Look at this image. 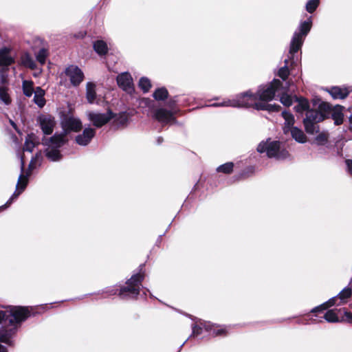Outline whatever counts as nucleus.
Returning a JSON list of instances; mask_svg holds the SVG:
<instances>
[{
  "label": "nucleus",
  "instance_id": "nucleus-1",
  "mask_svg": "<svg viewBox=\"0 0 352 352\" xmlns=\"http://www.w3.org/2000/svg\"><path fill=\"white\" fill-rule=\"evenodd\" d=\"M281 85L278 80H274L270 84L260 88L256 94L247 91L239 95L235 99L228 100L219 106L234 107H253L256 110L276 112L280 109L278 104H269L273 100L278 88Z\"/></svg>",
  "mask_w": 352,
  "mask_h": 352
},
{
  "label": "nucleus",
  "instance_id": "nucleus-2",
  "mask_svg": "<svg viewBox=\"0 0 352 352\" xmlns=\"http://www.w3.org/2000/svg\"><path fill=\"white\" fill-rule=\"evenodd\" d=\"M1 310V342L10 344V338L14 333L17 324L25 320L30 315V311L25 307H2Z\"/></svg>",
  "mask_w": 352,
  "mask_h": 352
},
{
  "label": "nucleus",
  "instance_id": "nucleus-3",
  "mask_svg": "<svg viewBox=\"0 0 352 352\" xmlns=\"http://www.w3.org/2000/svg\"><path fill=\"white\" fill-rule=\"evenodd\" d=\"M257 151L261 153L265 152L268 157H276L278 160L285 159L289 155L286 150H280L279 142L270 140L261 142L257 147Z\"/></svg>",
  "mask_w": 352,
  "mask_h": 352
},
{
  "label": "nucleus",
  "instance_id": "nucleus-4",
  "mask_svg": "<svg viewBox=\"0 0 352 352\" xmlns=\"http://www.w3.org/2000/svg\"><path fill=\"white\" fill-rule=\"evenodd\" d=\"M311 27V20L309 19L307 21L300 23L299 26L298 32H296L292 37L289 54L293 55L297 51H298L303 43V41L306 35L309 32Z\"/></svg>",
  "mask_w": 352,
  "mask_h": 352
},
{
  "label": "nucleus",
  "instance_id": "nucleus-5",
  "mask_svg": "<svg viewBox=\"0 0 352 352\" xmlns=\"http://www.w3.org/2000/svg\"><path fill=\"white\" fill-rule=\"evenodd\" d=\"M65 142L63 135L55 134L49 140L47 143L46 156L51 161H58L60 160L61 155L58 149Z\"/></svg>",
  "mask_w": 352,
  "mask_h": 352
},
{
  "label": "nucleus",
  "instance_id": "nucleus-6",
  "mask_svg": "<svg viewBox=\"0 0 352 352\" xmlns=\"http://www.w3.org/2000/svg\"><path fill=\"white\" fill-rule=\"evenodd\" d=\"M324 115L319 111L309 110L307 112L306 118L303 120L305 128L308 133L314 134L318 131L316 124L324 119Z\"/></svg>",
  "mask_w": 352,
  "mask_h": 352
},
{
  "label": "nucleus",
  "instance_id": "nucleus-7",
  "mask_svg": "<svg viewBox=\"0 0 352 352\" xmlns=\"http://www.w3.org/2000/svg\"><path fill=\"white\" fill-rule=\"evenodd\" d=\"M87 116L89 120L96 127L102 126L113 118V113L109 110L105 113L89 111Z\"/></svg>",
  "mask_w": 352,
  "mask_h": 352
},
{
  "label": "nucleus",
  "instance_id": "nucleus-8",
  "mask_svg": "<svg viewBox=\"0 0 352 352\" xmlns=\"http://www.w3.org/2000/svg\"><path fill=\"white\" fill-rule=\"evenodd\" d=\"M60 124L63 130V133H61V135H63L64 137L71 131L78 132L80 131L82 127L80 120L73 116H65L61 119Z\"/></svg>",
  "mask_w": 352,
  "mask_h": 352
},
{
  "label": "nucleus",
  "instance_id": "nucleus-9",
  "mask_svg": "<svg viewBox=\"0 0 352 352\" xmlns=\"http://www.w3.org/2000/svg\"><path fill=\"white\" fill-rule=\"evenodd\" d=\"M37 122L42 131L45 135L52 133L56 126L54 118L49 114H41L37 118Z\"/></svg>",
  "mask_w": 352,
  "mask_h": 352
},
{
  "label": "nucleus",
  "instance_id": "nucleus-10",
  "mask_svg": "<svg viewBox=\"0 0 352 352\" xmlns=\"http://www.w3.org/2000/svg\"><path fill=\"white\" fill-rule=\"evenodd\" d=\"M16 52L11 44H3L1 46V67L14 63Z\"/></svg>",
  "mask_w": 352,
  "mask_h": 352
},
{
  "label": "nucleus",
  "instance_id": "nucleus-11",
  "mask_svg": "<svg viewBox=\"0 0 352 352\" xmlns=\"http://www.w3.org/2000/svg\"><path fill=\"white\" fill-rule=\"evenodd\" d=\"M143 279L140 274L133 276L126 283L127 286L120 291V295H124V292H129L132 294H138L140 290V284Z\"/></svg>",
  "mask_w": 352,
  "mask_h": 352
},
{
  "label": "nucleus",
  "instance_id": "nucleus-12",
  "mask_svg": "<svg viewBox=\"0 0 352 352\" xmlns=\"http://www.w3.org/2000/svg\"><path fill=\"white\" fill-rule=\"evenodd\" d=\"M65 73L74 86H78L84 79L83 72L77 66H69Z\"/></svg>",
  "mask_w": 352,
  "mask_h": 352
},
{
  "label": "nucleus",
  "instance_id": "nucleus-13",
  "mask_svg": "<svg viewBox=\"0 0 352 352\" xmlns=\"http://www.w3.org/2000/svg\"><path fill=\"white\" fill-rule=\"evenodd\" d=\"M118 86L124 91L132 94L134 91L133 79L129 73H122L117 77Z\"/></svg>",
  "mask_w": 352,
  "mask_h": 352
},
{
  "label": "nucleus",
  "instance_id": "nucleus-14",
  "mask_svg": "<svg viewBox=\"0 0 352 352\" xmlns=\"http://www.w3.org/2000/svg\"><path fill=\"white\" fill-rule=\"evenodd\" d=\"M28 182V175H24L23 173L20 175L18 179V182L16 184V189L12 197L10 198L9 201L5 204V206H1V209L3 208H6L9 206V205L12 203V201L16 199V197L25 190Z\"/></svg>",
  "mask_w": 352,
  "mask_h": 352
},
{
  "label": "nucleus",
  "instance_id": "nucleus-15",
  "mask_svg": "<svg viewBox=\"0 0 352 352\" xmlns=\"http://www.w3.org/2000/svg\"><path fill=\"white\" fill-rule=\"evenodd\" d=\"M95 135V131L91 128H86L82 134L76 136V142L81 146L87 145Z\"/></svg>",
  "mask_w": 352,
  "mask_h": 352
},
{
  "label": "nucleus",
  "instance_id": "nucleus-16",
  "mask_svg": "<svg viewBox=\"0 0 352 352\" xmlns=\"http://www.w3.org/2000/svg\"><path fill=\"white\" fill-rule=\"evenodd\" d=\"M155 118L158 121L166 124L170 123L174 120L172 113L164 109H158L156 111Z\"/></svg>",
  "mask_w": 352,
  "mask_h": 352
},
{
  "label": "nucleus",
  "instance_id": "nucleus-17",
  "mask_svg": "<svg viewBox=\"0 0 352 352\" xmlns=\"http://www.w3.org/2000/svg\"><path fill=\"white\" fill-rule=\"evenodd\" d=\"M282 116L285 120L283 131L285 133H287L292 127H294L293 125L295 122L294 116L287 111H283Z\"/></svg>",
  "mask_w": 352,
  "mask_h": 352
},
{
  "label": "nucleus",
  "instance_id": "nucleus-18",
  "mask_svg": "<svg viewBox=\"0 0 352 352\" xmlns=\"http://www.w3.org/2000/svg\"><path fill=\"white\" fill-rule=\"evenodd\" d=\"M329 94L335 99H343L349 95V91L346 88L334 87L329 90Z\"/></svg>",
  "mask_w": 352,
  "mask_h": 352
},
{
  "label": "nucleus",
  "instance_id": "nucleus-19",
  "mask_svg": "<svg viewBox=\"0 0 352 352\" xmlns=\"http://www.w3.org/2000/svg\"><path fill=\"white\" fill-rule=\"evenodd\" d=\"M289 132H290L292 137L299 143H305L307 140L304 132L298 127H292Z\"/></svg>",
  "mask_w": 352,
  "mask_h": 352
},
{
  "label": "nucleus",
  "instance_id": "nucleus-20",
  "mask_svg": "<svg viewBox=\"0 0 352 352\" xmlns=\"http://www.w3.org/2000/svg\"><path fill=\"white\" fill-rule=\"evenodd\" d=\"M96 85L93 82H87L86 85V98L89 103H94L96 100Z\"/></svg>",
  "mask_w": 352,
  "mask_h": 352
},
{
  "label": "nucleus",
  "instance_id": "nucleus-21",
  "mask_svg": "<svg viewBox=\"0 0 352 352\" xmlns=\"http://www.w3.org/2000/svg\"><path fill=\"white\" fill-rule=\"evenodd\" d=\"M343 107L340 105L334 107L332 109L331 117L336 125H339L343 122Z\"/></svg>",
  "mask_w": 352,
  "mask_h": 352
},
{
  "label": "nucleus",
  "instance_id": "nucleus-22",
  "mask_svg": "<svg viewBox=\"0 0 352 352\" xmlns=\"http://www.w3.org/2000/svg\"><path fill=\"white\" fill-rule=\"evenodd\" d=\"M44 95L45 91L41 88L36 87L34 91V101L40 108L45 104Z\"/></svg>",
  "mask_w": 352,
  "mask_h": 352
},
{
  "label": "nucleus",
  "instance_id": "nucleus-23",
  "mask_svg": "<svg viewBox=\"0 0 352 352\" xmlns=\"http://www.w3.org/2000/svg\"><path fill=\"white\" fill-rule=\"evenodd\" d=\"M21 63L22 65L30 69H34L36 67V64L33 58L28 53H24L21 56Z\"/></svg>",
  "mask_w": 352,
  "mask_h": 352
},
{
  "label": "nucleus",
  "instance_id": "nucleus-24",
  "mask_svg": "<svg viewBox=\"0 0 352 352\" xmlns=\"http://www.w3.org/2000/svg\"><path fill=\"white\" fill-rule=\"evenodd\" d=\"M295 99L298 102L297 105L294 107L296 112L302 113L303 111L308 110L309 102L307 100L304 98H295Z\"/></svg>",
  "mask_w": 352,
  "mask_h": 352
},
{
  "label": "nucleus",
  "instance_id": "nucleus-25",
  "mask_svg": "<svg viewBox=\"0 0 352 352\" xmlns=\"http://www.w3.org/2000/svg\"><path fill=\"white\" fill-rule=\"evenodd\" d=\"M37 142L38 141L34 135H28L26 138L23 149L25 151L31 152Z\"/></svg>",
  "mask_w": 352,
  "mask_h": 352
},
{
  "label": "nucleus",
  "instance_id": "nucleus-26",
  "mask_svg": "<svg viewBox=\"0 0 352 352\" xmlns=\"http://www.w3.org/2000/svg\"><path fill=\"white\" fill-rule=\"evenodd\" d=\"M95 51L100 55L105 54L107 52V45L103 41H97L94 44Z\"/></svg>",
  "mask_w": 352,
  "mask_h": 352
},
{
  "label": "nucleus",
  "instance_id": "nucleus-27",
  "mask_svg": "<svg viewBox=\"0 0 352 352\" xmlns=\"http://www.w3.org/2000/svg\"><path fill=\"white\" fill-rule=\"evenodd\" d=\"M337 299H338L337 296L331 298V299H329L326 302H324V303L322 304L321 305L314 308L312 310V312H316V311H319L324 310V309H327V308H329L330 307L333 306L334 305H336V302Z\"/></svg>",
  "mask_w": 352,
  "mask_h": 352
},
{
  "label": "nucleus",
  "instance_id": "nucleus-28",
  "mask_svg": "<svg viewBox=\"0 0 352 352\" xmlns=\"http://www.w3.org/2000/svg\"><path fill=\"white\" fill-rule=\"evenodd\" d=\"M324 319L329 322H340L336 314V310L331 309L326 312L324 316Z\"/></svg>",
  "mask_w": 352,
  "mask_h": 352
},
{
  "label": "nucleus",
  "instance_id": "nucleus-29",
  "mask_svg": "<svg viewBox=\"0 0 352 352\" xmlns=\"http://www.w3.org/2000/svg\"><path fill=\"white\" fill-rule=\"evenodd\" d=\"M23 94L26 96H31L33 92H34L33 89V82L30 80H24L23 82Z\"/></svg>",
  "mask_w": 352,
  "mask_h": 352
},
{
  "label": "nucleus",
  "instance_id": "nucleus-30",
  "mask_svg": "<svg viewBox=\"0 0 352 352\" xmlns=\"http://www.w3.org/2000/svg\"><path fill=\"white\" fill-rule=\"evenodd\" d=\"M351 296V289L350 288H344L338 295V298H340L341 302L339 305L346 302V300Z\"/></svg>",
  "mask_w": 352,
  "mask_h": 352
},
{
  "label": "nucleus",
  "instance_id": "nucleus-31",
  "mask_svg": "<svg viewBox=\"0 0 352 352\" xmlns=\"http://www.w3.org/2000/svg\"><path fill=\"white\" fill-rule=\"evenodd\" d=\"M139 87L144 91L147 92L151 87V84L147 78L142 77L139 81Z\"/></svg>",
  "mask_w": 352,
  "mask_h": 352
},
{
  "label": "nucleus",
  "instance_id": "nucleus-32",
  "mask_svg": "<svg viewBox=\"0 0 352 352\" xmlns=\"http://www.w3.org/2000/svg\"><path fill=\"white\" fill-rule=\"evenodd\" d=\"M168 96V91L164 88H160L155 90V91L153 94V97L156 100H164Z\"/></svg>",
  "mask_w": 352,
  "mask_h": 352
},
{
  "label": "nucleus",
  "instance_id": "nucleus-33",
  "mask_svg": "<svg viewBox=\"0 0 352 352\" xmlns=\"http://www.w3.org/2000/svg\"><path fill=\"white\" fill-rule=\"evenodd\" d=\"M233 166L234 165L232 162H228L221 166H219L217 170L218 172H222L224 173H230L232 171Z\"/></svg>",
  "mask_w": 352,
  "mask_h": 352
},
{
  "label": "nucleus",
  "instance_id": "nucleus-34",
  "mask_svg": "<svg viewBox=\"0 0 352 352\" xmlns=\"http://www.w3.org/2000/svg\"><path fill=\"white\" fill-rule=\"evenodd\" d=\"M48 55L47 51L42 48L39 50L36 55V60L41 64L43 65L45 63V59Z\"/></svg>",
  "mask_w": 352,
  "mask_h": 352
},
{
  "label": "nucleus",
  "instance_id": "nucleus-35",
  "mask_svg": "<svg viewBox=\"0 0 352 352\" xmlns=\"http://www.w3.org/2000/svg\"><path fill=\"white\" fill-rule=\"evenodd\" d=\"M280 102L285 107H289L293 103V98L291 96L284 94L280 98Z\"/></svg>",
  "mask_w": 352,
  "mask_h": 352
},
{
  "label": "nucleus",
  "instance_id": "nucleus-36",
  "mask_svg": "<svg viewBox=\"0 0 352 352\" xmlns=\"http://www.w3.org/2000/svg\"><path fill=\"white\" fill-rule=\"evenodd\" d=\"M319 0H310L306 4V10L309 13L313 12L318 7Z\"/></svg>",
  "mask_w": 352,
  "mask_h": 352
},
{
  "label": "nucleus",
  "instance_id": "nucleus-37",
  "mask_svg": "<svg viewBox=\"0 0 352 352\" xmlns=\"http://www.w3.org/2000/svg\"><path fill=\"white\" fill-rule=\"evenodd\" d=\"M116 122L118 124L124 125L128 122V117L125 113L120 114L116 118Z\"/></svg>",
  "mask_w": 352,
  "mask_h": 352
},
{
  "label": "nucleus",
  "instance_id": "nucleus-38",
  "mask_svg": "<svg viewBox=\"0 0 352 352\" xmlns=\"http://www.w3.org/2000/svg\"><path fill=\"white\" fill-rule=\"evenodd\" d=\"M1 101L5 104H8L11 102V99L8 94L1 87Z\"/></svg>",
  "mask_w": 352,
  "mask_h": 352
},
{
  "label": "nucleus",
  "instance_id": "nucleus-39",
  "mask_svg": "<svg viewBox=\"0 0 352 352\" xmlns=\"http://www.w3.org/2000/svg\"><path fill=\"white\" fill-rule=\"evenodd\" d=\"M289 75V70L287 69V67L285 66V67H281L279 71H278V76L283 79V80H285L287 78V77Z\"/></svg>",
  "mask_w": 352,
  "mask_h": 352
},
{
  "label": "nucleus",
  "instance_id": "nucleus-40",
  "mask_svg": "<svg viewBox=\"0 0 352 352\" xmlns=\"http://www.w3.org/2000/svg\"><path fill=\"white\" fill-rule=\"evenodd\" d=\"M327 137L324 133H321V134L318 135L316 138V141L317 142V143L318 144H324L327 141Z\"/></svg>",
  "mask_w": 352,
  "mask_h": 352
},
{
  "label": "nucleus",
  "instance_id": "nucleus-41",
  "mask_svg": "<svg viewBox=\"0 0 352 352\" xmlns=\"http://www.w3.org/2000/svg\"><path fill=\"white\" fill-rule=\"evenodd\" d=\"M344 318L341 320L340 321H345L349 323H352V313L344 310Z\"/></svg>",
  "mask_w": 352,
  "mask_h": 352
},
{
  "label": "nucleus",
  "instance_id": "nucleus-42",
  "mask_svg": "<svg viewBox=\"0 0 352 352\" xmlns=\"http://www.w3.org/2000/svg\"><path fill=\"white\" fill-rule=\"evenodd\" d=\"M224 332H225L224 329L219 327H215V329L213 331V334L215 336H219V335L223 334Z\"/></svg>",
  "mask_w": 352,
  "mask_h": 352
},
{
  "label": "nucleus",
  "instance_id": "nucleus-43",
  "mask_svg": "<svg viewBox=\"0 0 352 352\" xmlns=\"http://www.w3.org/2000/svg\"><path fill=\"white\" fill-rule=\"evenodd\" d=\"M346 164L347 166V169H348L349 173L352 175V160H346Z\"/></svg>",
  "mask_w": 352,
  "mask_h": 352
},
{
  "label": "nucleus",
  "instance_id": "nucleus-44",
  "mask_svg": "<svg viewBox=\"0 0 352 352\" xmlns=\"http://www.w3.org/2000/svg\"><path fill=\"white\" fill-rule=\"evenodd\" d=\"M10 123H11V124L12 125V126H13L14 129H16V124H15V123H14V122H12V120H10Z\"/></svg>",
  "mask_w": 352,
  "mask_h": 352
},
{
  "label": "nucleus",
  "instance_id": "nucleus-45",
  "mask_svg": "<svg viewBox=\"0 0 352 352\" xmlns=\"http://www.w3.org/2000/svg\"><path fill=\"white\" fill-rule=\"evenodd\" d=\"M1 352H7V350L6 349L3 348L2 346H1Z\"/></svg>",
  "mask_w": 352,
  "mask_h": 352
},
{
  "label": "nucleus",
  "instance_id": "nucleus-46",
  "mask_svg": "<svg viewBox=\"0 0 352 352\" xmlns=\"http://www.w3.org/2000/svg\"><path fill=\"white\" fill-rule=\"evenodd\" d=\"M196 332V327H193V333H195Z\"/></svg>",
  "mask_w": 352,
  "mask_h": 352
},
{
  "label": "nucleus",
  "instance_id": "nucleus-47",
  "mask_svg": "<svg viewBox=\"0 0 352 352\" xmlns=\"http://www.w3.org/2000/svg\"><path fill=\"white\" fill-rule=\"evenodd\" d=\"M350 120H351V121L352 122V116H351Z\"/></svg>",
  "mask_w": 352,
  "mask_h": 352
}]
</instances>
